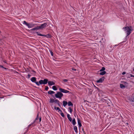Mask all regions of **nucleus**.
<instances>
[{
  "mask_svg": "<svg viewBox=\"0 0 134 134\" xmlns=\"http://www.w3.org/2000/svg\"><path fill=\"white\" fill-rule=\"evenodd\" d=\"M31 81L33 82H35L37 85L39 86L40 85H42V84L45 85L47 84L48 81V79H44L43 80H41L39 81V82L36 81V78L35 77H32L31 79Z\"/></svg>",
  "mask_w": 134,
  "mask_h": 134,
  "instance_id": "obj_1",
  "label": "nucleus"
},
{
  "mask_svg": "<svg viewBox=\"0 0 134 134\" xmlns=\"http://www.w3.org/2000/svg\"><path fill=\"white\" fill-rule=\"evenodd\" d=\"M131 26H125L123 27V29L125 32L126 34V37L129 36L131 32V31L133 30V29H131Z\"/></svg>",
  "mask_w": 134,
  "mask_h": 134,
  "instance_id": "obj_2",
  "label": "nucleus"
},
{
  "mask_svg": "<svg viewBox=\"0 0 134 134\" xmlns=\"http://www.w3.org/2000/svg\"><path fill=\"white\" fill-rule=\"evenodd\" d=\"M23 24H25L26 26H28L29 28H32L34 27L35 25V24H33L31 23H27L25 21H24L23 22Z\"/></svg>",
  "mask_w": 134,
  "mask_h": 134,
  "instance_id": "obj_3",
  "label": "nucleus"
},
{
  "mask_svg": "<svg viewBox=\"0 0 134 134\" xmlns=\"http://www.w3.org/2000/svg\"><path fill=\"white\" fill-rule=\"evenodd\" d=\"M63 96V94L60 92H58L55 94V97L57 98H59L60 99H61L62 98V97Z\"/></svg>",
  "mask_w": 134,
  "mask_h": 134,
  "instance_id": "obj_4",
  "label": "nucleus"
},
{
  "mask_svg": "<svg viewBox=\"0 0 134 134\" xmlns=\"http://www.w3.org/2000/svg\"><path fill=\"white\" fill-rule=\"evenodd\" d=\"M59 90L61 92L64 93H67L69 92V91L61 88L59 89Z\"/></svg>",
  "mask_w": 134,
  "mask_h": 134,
  "instance_id": "obj_5",
  "label": "nucleus"
},
{
  "mask_svg": "<svg viewBox=\"0 0 134 134\" xmlns=\"http://www.w3.org/2000/svg\"><path fill=\"white\" fill-rule=\"evenodd\" d=\"M47 26L48 25L46 23H44L41 24V25L39 26V27L40 29H42Z\"/></svg>",
  "mask_w": 134,
  "mask_h": 134,
  "instance_id": "obj_6",
  "label": "nucleus"
},
{
  "mask_svg": "<svg viewBox=\"0 0 134 134\" xmlns=\"http://www.w3.org/2000/svg\"><path fill=\"white\" fill-rule=\"evenodd\" d=\"M105 77L104 76L100 78L98 80L96 81L97 83H102L104 81L105 79Z\"/></svg>",
  "mask_w": 134,
  "mask_h": 134,
  "instance_id": "obj_7",
  "label": "nucleus"
},
{
  "mask_svg": "<svg viewBox=\"0 0 134 134\" xmlns=\"http://www.w3.org/2000/svg\"><path fill=\"white\" fill-rule=\"evenodd\" d=\"M47 82L49 86H52L55 84V83L53 81H48Z\"/></svg>",
  "mask_w": 134,
  "mask_h": 134,
  "instance_id": "obj_8",
  "label": "nucleus"
},
{
  "mask_svg": "<svg viewBox=\"0 0 134 134\" xmlns=\"http://www.w3.org/2000/svg\"><path fill=\"white\" fill-rule=\"evenodd\" d=\"M54 103H55L57 104L58 105L59 107L60 106V102L58 99H56L55 100Z\"/></svg>",
  "mask_w": 134,
  "mask_h": 134,
  "instance_id": "obj_9",
  "label": "nucleus"
},
{
  "mask_svg": "<svg viewBox=\"0 0 134 134\" xmlns=\"http://www.w3.org/2000/svg\"><path fill=\"white\" fill-rule=\"evenodd\" d=\"M130 101L134 102V94H133L131 97V98L130 99Z\"/></svg>",
  "mask_w": 134,
  "mask_h": 134,
  "instance_id": "obj_10",
  "label": "nucleus"
},
{
  "mask_svg": "<svg viewBox=\"0 0 134 134\" xmlns=\"http://www.w3.org/2000/svg\"><path fill=\"white\" fill-rule=\"evenodd\" d=\"M77 122L79 127H81L82 126V125L81 123V121L80 120V119L79 118L77 119Z\"/></svg>",
  "mask_w": 134,
  "mask_h": 134,
  "instance_id": "obj_11",
  "label": "nucleus"
},
{
  "mask_svg": "<svg viewBox=\"0 0 134 134\" xmlns=\"http://www.w3.org/2000/svg\"><path fill=\"white\" fill-rule=\"evenodd\" d=\"M39 29H40L39 26H38L32 29L31 30H37Z\"/></svg>",
  "mask_w": 134,
  "mask_h": 134,
  "instance_id": "obj_12",
  "label": "nucleus"
},
{
  "mask_svg": "<svg viewBox=\"0 0 134 134\" xmlns=\"http://www.w3.org/2000/svg\"><path fill=\"white\" fill-rule=\"evenodd\" d=\"M44 36L47 38H51L52 37V36L50 34H48L47 35H44Z\"/></svg>",
  "mask_w": 134,
  "mask_h": 134,
  "instance_id": "obj_13",
  "label": "nucleus"
},
{
  "mask_svg": "<svg viewBox=\"0 0 134 134\" xmlns=\"http://www.w3.org/2000/svg\"><path fill=\"white\" fill-rule=\"evenodd\" d=\"M38 115H39V114L38 113L37 114V117H36V118L35 119V120L32 123V124H34L35 122H36V121L37 120H38V119H39Z\"/></svg>",
  "mask_w": 134,
  "mask_h": 134,
  "instance_id": "obj_14",
  "label": "nucleus"
},
{
  "mask_svg": "<svg viewBox=\"0 0 134 134\" xmlns=\"http://www.w3.org/2000/svg\"><path fill=\"white\" fill-rule=\"evenodd\" d=\"M67 117L68 119L70 121H71L72 120V118L70 117V115L69 114H67Z\"/></svg>",
  "mask_w": 134,
  "mask_h": 134,
  "instance_id": "obj_15",
  "label": "nucleus"
},
{
  "mask_svg": "<svg viewBox=\"0 0 134 134\" xmlns=\"http://www.w3.org/2000/svg\"><path fill=\"white\" fill-rule=\"evenodd\" d=\"M74 129L75 132L77 133L78 132L77 127L76 126H75L74 127Z\"/></svg>",
  "mask_w": 134,
  "mask_h": 134,
  "instance_id": "obj_16",
  "label": "nucleus"
},
{
  "mask_svg": "<svg viewBox=\"0 0 134 134\" xmlns=\"http://www.w3.org/2000/svg\"><path fill=\"white\" fill-rule=\"evenodd\" d=\"M63 105L64 107H65L68 104L67 102L65 101H63Z\"/></svg>",
  "mask_w": 134,
  "mask_h": 134,
  "instance_id": "obj_17",
  "label": "nucleus"
},
{
  "mask_svg": "<svg viewBox=\"0 0 134 134\" xmlns=\"http://www.w3.org/2000/svg\"><path fill=\"white\" fill-rule=\"evenodd\" d=\"M106 73V72L105 71H103L102 72H100L99 73V74L100 75H104Z\"/></svg>",
  "mask_w": 134,
  "mask_h": 134,
  "instance_id": "obj_18",
  "label": "nucleus"
},
{
  "mask_svg": "<svg viewBox=\"0 0 134 134\" xmlns=\"http://www.w3.org/2000/svg\"><path fill=\"white\" fill-rule=\"evenodd\" d=\"M48 94H54L55 93V92L52 91H49L48 92Z\"/></svg>",
  "mask_w": 134,
  "mask_h": 134,
  "instance_id": "obj_19",
  "label": "nucleus"
},
{
  "mask_svg": "<svg viewBox=\"0 0 134 134\" xmlns=\"http://www.w3.org/2000/svg\"><path fill=\"white\" fill-rule=\"evenodd\" d=\"M55 100L53 99L52 98H51L50 99V101H49V103H54Z\"/></svg>",
  "mask_w": 134,
  "mask_h": 134,
  "instance_id": "obj_20",
  "label": "nucleus"
},
{
  "mask_svg": "<svg viewBox=\"0 0 134 134\" xmlns=\"http://www.w3.org/2000/svg\"><path fill=\"white\" fill-rule=\"evenodd\" d=\"M68 105L69 106H73V104H72V102H70V101H69V102L68 103Z\"/></svg>",
  "mask_w": 134,
  "mask_h": 134,
  "instance_id": "obj_21",
  "label": "nucleus"
},
{
  "mask_svg": "<svg viewBox=\"0 0 134 134\" xmlns=\"http://www.w3.org/2000/svg\"><path fill=\"white\" fill-rule=\"evenodd\" d=\"M72 123L73 125H75L76 124V122L75 119H74L72 120Z\"/></svg>",
  "mask_w": 134,
  "mask_h": 134,
  "instance_id": "obj_22",
  "label": "nucleus"
},
{
  "mask_svg": "<svg viewBox=\"0 0 134 134\" xmlns=\"http://www.w3.org/2000/svg\"><path fill=\"white\" fill-rule=\"evenodd\" d=\"M52 89L54 90H57V88L55 86H53L52 87Z\"/></svg>",
  "mask_w": 134,
  "mask_h": 134,
  "instance_id": "obj_23",
  "label": "nucleus"
},
{
  "mask_svg": "<svg viewBox=\"0 0 134 134\" xmlns=\"http://www.w3.org/2000/svg\"><path fill=\"white\" fill-rule=\"evenodd\" d=\"M105 69V68L104 67H102V69L100 70V71H104Z\"/></svg>",
  "mask_w": 134,
  "mask_h": 134,
  "instance_id": "obj_24",
  "label": "nucleus"
},
{
  "mask_svg": "<svg viewBox=\"0 0 134 134\" xmlns=\"http://www.w3.org/2000/svg\"><path fill=\"white\" fill-rule=\"evenodd\" d=\"M38 32H36L37 35L40 36H44V35H42V34H41L38 33Z\"/></svg>",
  "mask_w": 134,
  "mask_h": 134,
  "instance_id": "obj_25",
  "label": "nucleus"
},
{
  "mask_svg": "<svg viewBox=\"0 0 134 134\" xmlns=\"http://www.w3.org/2000/svg\"><path fill=\"white\" fill-rule=\"evenodd\" d=\"M120 87L121 88H125V86L122 84H120Z\"/></svg>",
  "mask_w": 134,
  "mask_h": 134,
  "instance_id": "obj_26",
  "label": "nucleus"
},
{
  "mask_svg": "<svg viewBox=\"0 0 134 134\" xmlns=\"http://www.w3.org/2000/svg\"><path fill=\"white\" fill-rule=\"evenodd\" d=\"M54 109L55 110H58V111L60 109L58 107H57L55 106L54 107Z\"/></svg>",
  "mask_w": 134,
  "mask_h": 134,
  "instance_id": "obj_27",
  "label": "nucleus"
},
{
  "mask_svg": "<svg viewBox=\"0 0 134 134\" xmlns=\"http://www.w3.org/2000/svg\"><path fill=\"white\" fill-rule=\"evenodd\" d=\"M69 110V111L70 113H71L72 112V109L70 107H69L68 108Z\"/></svg>",
  "mask_w": 134,
  "mask_h": 134,
  "instance_id": "obj_28",
  "label": "nucleus"
},
{
  "mask_svg": "<svg viewBox=\"0 0 134 134\" xmlns=\"http://www.w3.org/2000/svg\"><path fill=\"white\" fill-rule=\"evenodd\" d=\"M60 115L62 117H63V118L65 116L64 113H60Z\"/></svg>",
  "mask_w": 134,
  "mask_h": 134,
  "instance_id": "obj_29",
  "label": "nucleus"
},
{
  "mask_svg": "<svg viewBox=\"0 0 134 134\" xmlns=\"http://www.w3.org/2000/svg\"><path fill=\"white\" fill-rule=\"evenodd\" d=\"M50 52L51 55L52 56H53V54L52 52L51 51H50Z\"/></svg>",
  "mask_w": 134,
  "mask_h": 134,
  "instance_id": "obj_30",
  "label": "nucleus"
},
{
  "mask_svg": "<svg viewBox=\"0 0 134 134\" xmlns=\"http://www.w3.org/2000/svg\"><path fill=\"white\" fill-rule=\"evenodd\" d=\"M48 86H46V88L45 89L46 90H48Z\"/></svg>",
  "mask_w": 134,
  "mask_h": 134,
  "instance_id": "obj_31",
  "label": "nucleus"
},
{
  "mask_svg": "<svg viewBox=\"0 0 134 134\" xmlns=\"http://www.w3.org/2000/svg\"><path fill=\"white\" fill-rule=\"evenodd\" d=\"M63 81L64 82H66L68 81V80L66 79H64L63 80Z\"/></svg>",
  "mask_w": 134,
  "mask_h": 134,
  "instance_id": "obj_32",
  "label": "nucleus"
},
{
  "mask_svg": "<svg viewBox=\"0 0 134 134\" xmlns=\"http://www.w3.org/2000/svg\"><path fill=\"white\" fill-rule=\"evenodd\" d=\"M72 70L74 71H76V70L75 69H74V68H72Z\"/></svg>",
  "mask_w": 134,
  "mask_h": 134,
  "instance_id": "obj_33",
  "label": "nucleus"
},
{
  "mask_svg": "<svg viewBox=\"0 0 134 134\" xmlns=\"http://www.w3.org/2000/svg\"><path fill=\"white\" fill-rule=\"evenodd\" d=\"M27 76H28V78H30V77L31 76V75H30L29 74H28V75Z\"/></svg>",
  "mask_w": 134,
  "mask_h": 134,
  "instance_id": "obj_34",
  "label": "nucleus"
},
{
  "mask_svg": "<svg viewBox=\"0 0 134 134\" xmlns=\"http://www.w3.org/2000/svg\"><path fill=\"white\" fill-rule=\"evenodd\" d=\"M126 72L124 71V72H123L122 73V75H124V74H126Z\"/></svg>",
  "mask_w": 134,
  "mask_h": 134,
  "instance_id": "obj_35",
  "label": "nucleus"
},
{
  "mask_svg": "<svg viewBox=\"0 0 134 134\" xmlns=\"http://www.w3.org/2000/svg\"><path fill=\"white\" fill-rule=\"evenodd\" d=\"M58 112H60V113H62V110H60H60H59L58 111Z\"/></svg>",
  "mask_w": 134,
  "mask_h": 134,
  "instance_id": "obj_36",
  "label": "nucleus"
},
{
  "mask_svg": "<svg viewBox=\"0 0 134 134\" xmlns=\"http://www.w3.org/2000/svg\"><path fill=\"white\" fill-rule=\"evenodd\" d=\"M41 117H40V118H39V122H41Z\"/></svg>",
  "mask_w": 134,
  "mask_h": 134,
  "instance_id": "obj_37",
  "label": "nucleus"
},
{
  "mask_svg": "<svg viewBox=\"0 0 134 134\" xmlns=\"http://www.w3.org/2000/svg\"><path fill=\"white\" fill-rule=\"evenodd\" d=\"M130 76L131 77H133V75H132V74H130Z\"/></svg>",
  "mask_w": 134,
  "mask_h": 134,
  "instance_id": "obj_38",
  "label": "nucleus"
},
{
  "mask_svg": "<svg viewBox=\"0 0 134 134\" xmlns=\"http://www.w3.org/2000/svg\"><path fill=\"white\" fill-rule=\"evenodd\" d=\"M133 72H134V69H133V71H132V73H133Z\"/></svg>",
  "mask_w": 134,
  "mask_h": 134,
  "instance_id": "obj_39",
  "label": "nucleus"
},
{
  "mask_svg": "<svg viewBox=\"0 0 134 134\" xmlns=\"http://www.w3.org/2000/svg\"><path fill=\"white\" fill-rule=\"evenodd\" d=\"M33 124H32H32H30V125H29V127L31 125H32Z\"/></svg>",
  "mask_w": 134,
  "mask_h": 134,
  "instance_id": "obj_40",
  "label": "nucleus"
},
{
  "mask_svg": "<svg viewBox=\"0 0 134 134\" xmlns=\"http://www.w3.org/2000/svg\"><path fill=\"white\" fill-rule=\"evenodd\" d=\"M33 124H32H32H30V125H29V127L31 125H32Z\"/></svg>",
  "mask_w": 134,
  "mask_h": 134,
  "instance_id": "obj_41",
  "label": "nucleus"
},
{
  "mask_svg": "<svg viewBox=\"0 0 134 134\" xmlns=\"http://www.w3.org/2000/svg\"><path fill=\"white\" fill-rule=\"evenodd\" d=\"M3 62L5 63H6V61L5 60H3Z\"/></svg>",
  "mask_w": 134,
  "mask_h": 134,
  "instance_id": "obj_42",
  "label": "nucleus"
},
{
  "mask_svg": "<svg viewBox=\"0 0 134 134\" xmlns=\"http://www.w3.org/2000/svg\"><path fill=\"white\" fill-rule=\"evenodd\" d=\"M0 67H3V66L1 65H0Z\"/></svg>",
  "mask_w": 134,
  "mask_h": 134,
  "instance_id": "obj_43",
  "label": "nucleus"
},
{
  "mask_svg": "<svg viewBox=\"0 0 134 134\" xmlns=\"http://www.w3.org/2000/svg\"><path fill=\"white\" fill-rule=\"evenodd\" d=\"M2 68H4V69H6V68H5V67H4L3 66V67H2Z\"/></svg>",
  "mask_w": 134,
  "mask_h": 134,
  "instance_id": "obj_44",
  "label": "nucleus"
},
{
  "mask_svg": "<svg viewBox=\"0 0 134 134\" xmlns=\"http://www.w3.org/2000/svg\"><path fill=\"white\" fill-rule=\"evenodd\" d=\"M83 132L84 133V134H86L85 131H83Z\"/></svg>",
  "mask_w": 134,
  "mask_h": 134,
  "instance_id": "obj_45",
  "label": "nucleus"
},
{
  "mask_svg": "<svg viewBox=\"0 0 134 134\" xmlns=\"http://www.w3.org/2000/svg\"><path fill=\"white\" fill-rule=\"evenodd\" d=\"M32 71H33V72H35L34 70H32Z\"/></svg>",
  "mask_w": 134,
  "mask_h": 134,
  "instance_id": "obj_46",
  "label": "nucleus"
},
{
  "mask_svg": "<svg viewBox=\"0 0 134 134\" xmlns=\"http://www.w3.org/2000/svg\"><path fill=\"white\" fill-rule=\"evenodd\" d=\"M82 130H83V131H84V129H82Z\"/></svg>",
  "mask_w": 134,
  "mask_h": 134,
  "instance_id": "obj_47",
  "label": "nucleus"
},
{
  "mask_svg": "<svg viewBox=\"0 0 134 134\" xmlns=\"http://www.w3.org/2000/svg\"><path fill=\"white\" fill-rule=\"evenodd\" d=\"M35 125H32V126L33 127Z\"/></svg>",
  "mask_w": 134,
  "mask_h": 134,
  "instance_id": "obj_48",
  "label": "nucleus"
},
{
  "mask_svg": "<svg viewBox=\"0 0 134 134\" xmlns=\"http://www.w3.org/2000/svg\"><path fill=\"white\" fill-rule=\"evenodd\" d=\"M127 124H128V123H127Z\"/></svg>",
  "mask_w": 134,
  "mask_h": 134,
  "instance_id": "obj_49",
  "label": "nucleus"
},
{
  "mask_svg": "<svg viewBox=\"0 0 134 134\" xmlns=\"http://www.w3.org/2000/svg\"><path fill=\"white\" fill-rule=\"evenodd\" d=\"M133 77H134V75H133Z\"/></svg>",
  "mask_w": 134,
  "mask_h": 134,
  "instance_id": "obj_50",
  "label": "nucleus"
}]
</instances>
